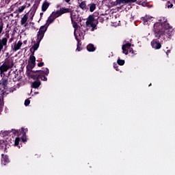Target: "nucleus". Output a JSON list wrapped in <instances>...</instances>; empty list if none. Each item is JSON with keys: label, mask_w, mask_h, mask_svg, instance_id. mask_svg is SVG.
Masks as SVG:
<instances>
[{"label": "nucleus", "mask_w": 175, "mask_h": 175, "mask_svg": "<svg viewBox=\"0 0 175 175\" xmlns=\"http://www.w3.org/2000/svg\"><path fill=\"white\" fill-rule=\"evenodd\" d=\"M36 66V57L35 55H31L29 57V64L26 66V73L27 77L33 80H42V81H47V77L50 71L49 68H46L43 70H33V68Z\"/></svg>", "instance_id": "1"}, {"label": "nucleus", "mask_w": 175, "mask_h": 175, "mask_svg": "<svg viewBox=\"0 0 175 175\" xmlns=\"http://www.w3.org/2000/svg\"><path fill=\"white\" fill-rule=\"evenodd\" d=\"M160 21L161 22L154 23L153 26L154 36L155 38H157V39H161V37L165 35V31L166 29L172 28L170 24L167 23V19L166 18L161 17Z\"/></svg>", "instance_id": "2"}, {"label": "nucleus", "mask_w": 175, "mask_h": 175, "mask_svg": "<svg viewBox=\"0 0 175 175\" xmlns=\"http://www.w3.org/2000/svg\"><path fill=\"white\" fill-rule=\"evenodd\" d=\"M26 132H28V129H24L22 128L21 130H13L12 133L14 135H16L17 137L13 142H14V146L18 147L20 148V143L23 142V143H25L27 142V133Z\"/></svg>", "instance_id": "3"}, {"label": "nucleus", "mask_w": 175, "mask_h": 175, "mask_svg": "<svg viewBox=\"0 0 175 175\" xmlns=\"http://www.w3.org/2000/svg\"><path fill=\"white\" fill-rule=\"evenodd\" d=\"M132 46V44L130 42H127L122 45V50L123 54H125V55H128V54H132L133 55H135V51H133V49L131 48Z\"/></svg>", "instance_id": "4"}, {"label": "nucleus", "mask_w": 175, "mask_h": 175, "mask_svg": "<svg viewBox=\"0 0 175 175\" xmlns=\"http://www.w3.org/2000/svg\"><path fill=\"white\" fill-rule=\"evenodd\" d=\"M8 84H9V79L8 78H2L0 80V92L3 94L5 90H8Z\"/></svg>", "instance_id": "5"}, {"label": "nucleus", "mask_w": 175, "mask_h": 175, "mask_svg": "<svg viewBox=\"0 0 175 175\" xmlns=\"http://www.w3.org/2000/svg\"><path fill=\"white\" fill-rule=\"evenodd\" d=\"M40 42H42V39L37 37L36 41L33 42L34 44L30 49V51L31 53V55H35V51L39 49V46H40Z\"/></svg>", "instance_id": "6"}, {"label": "nucleus", "mask_w": 175, "mask_h": 175, "mask_svg": "<svg viewBox=\"0 0 175 175\" xmlns=\"http://www.w3.org/2000/svg\"><path fill=\"white\" fill-rule=\"evenodd\" d=\"M8 77L10 78V80H12L13 81H20L21 79V77H20V75H18V72L17 73L16 71L9 72H8Z\"/></svg>", "instance_id": "7"}, {"label": "nucleus", "mask_w": 175, "mask_h": 175, "mask_svg": "<svg viewBox=\"0 0 175 175\" xmlns=\"http://www.w3.org/2000/svg\"><path fill=\"white\" fill-rule=\"evenodd\" d=\"M73 10L72 8H66L64 7L60 8L59 10L56 11L57 15L60 17V16H62V14H65V13H70L71 15Z\"/></svg>", "instance_id": "8"}, {"label": "nucleus", "mask_w": 175, "mask_h": 175, "mask_svg": "<svg viewBox=\"0 0 175 175\" xmlns=\"http://www.w3.org/2000/svg\"><path fill=\"white\" fill-rule=\"evenodd\" d=\"M159 39L161 38H156L155 39L152 40L150 43L152 49H154V50H159V49H161L162 47V44H161Z\"/></svg>", "instance_id": "9"}, {"label": "nucleus", "mask_w": 175, "mask_h": 175, "mask_svg": "<svg viewBox=\"0 0 175 175\" xmlns=\"http://www.w3.org/2000/svg\"><path fill=\"white\" fill-rule=\"evenodd\" d=\"M46 31H47V27H46V26H41L40 27L38 32L37 33V36H36L37 38L42 40L43 38H44V33H46Z\"/></svg>", "instance_id": "10"}, {"label": "nucleus", "mask_w": 175, "mask_h": 175, "mask_svg": "<svg viewBox=\"0 0 175 175\" xmlns=\"http://www.w3.org/2000/svg\"><path fill=\"white\" fill-rule=\"evenodd\" d=\"M3 64H5V66L10 69H12V68L14 66V62L12 57H7Z\"/></svg>", "instance_id": "11"}, {"label": "nucleus", "mask_w": 175, "mask_h": 175, "mask_svg": "<svg viewBox=\"0 0 175 175\" xmlns=\"http://www.w3.org/2000/svg\"><path fill=\"white\" fill-rule=\"evenodd\" d=\"M70 19H71V23H73V22L81 23V18L80 17V15L76 14L73 12H72V13H71Z\"/></svg>", "instance_id": "12"}, {"label": "nucleus", "mask_w": 175, "mask_h": 175, "mask_svg": "<svg viewBox=\"0 0 175 175\" xmlns=\"http://www.w3.org/2000/svg\"><path fill=\"white\" fill-rule=\"evenodd\" d=\"M3 47H5V49L8 47V38L0 39V53L3 49Z\"/></svg>", "instance_id": "13"}, {"label": "nucleus", "mask_w": 175, "mask_h": 175, "mask_svg": "<svg viewBox=\"0 0 175 175\" xmlns=\"http://www.w3.org/2000/svg\"><path fill=\"white\" fill-rule=\"evenodd\" d=\"M57 17H59V16L57 15V12H53L51 15L48 18L47 23L51 24L54 22V20H55V18H57Z\"/></svg>", "instance_id": "14"}, {"label": "nucleus", "mask_w": 175, "mask_h": 175, "mask_svg": "<svg viewBox=\"0 0 175 175\" xmlns=\"http://www.w3.org/2000/svg\"><path fill=\"white\" fill-rule=\"evenodd\" d=\"M10 160H9V156L8 154H1V163L3 165H6V163H9Z\"/></svg>", "instance_id": "15"}, {"label": "nucleus", "mask_w": 175, "mask_h": 175, "mask_svg": "<svg viewBox=\"0 0 175 175\" xmlns=\"http://www.w3.org/2000/svg\"><path fill=\"white\" fill-rule=\"evenodd\" d=\"M95 21V17L94 15H90L86 21V27H90V24H92Z\"/></svg>", "instance_id": "16"}, {"label": "nucleus", "mask_w": 175, "mask_h": 175, "mask_svg": "<svg viewBox=\"0 0 175 175\" xmlns=\"http://www.w3.org/2000/svg\"><path fill=\"white\" fill-rule=\"evenodd\" d=\"M36 81L32 82L31 88H39L42 84L40 79H36Z\"/></svg>", "instance_id": "17"}, {"label": "nucleus", "mask_w": 175, "mask_h": 175, "mask_svg": "<svg viewBox=\"0 0 175 175\" xmlns=\"http://www.w3.org/2000/svg\"><path fill=\"white\" fill-rule=\"evenodd\" d=\"M9 69L10 68H8V66L3 63V64L0 66L1 75H5V72H7L8 70H9Z\"/></svg>", "instance_id": "18"}, {"label": "nucleus", "mask_w": 175, "mask_h": 175, "mask_svg": "<svg viewBox=\"0 0 175 175\" xmlns=\"http://www.w3.org/2000/svg\"><path fill=\"white\" fill-rule=\"evenodd\" d=\"M88 10L92 13L96 9V4L94 3H90L88 5Z\"/></svg>", "instance_id": "19"}, {"label": "nucleus", "mask_w": 175, "mask_h": 175, "mask_svg": "<svg viewBox=\"0 0 175 175\" xmlns=\"http://www.w3.org/2000/svg\"><path fill=\"white\" fill-rule=\"evenodd\" d=\"M85 1H83L82 2H81V3L79 4V8L81 9H82V10H88V5H87V4L85 3Z\"/></svg>", "instance_id": "20"}, {"label": "nucleus", "mask_w": 175, "mask_h": 175, "mask_svg": "<svg viewBox=\"0 0 175 175\" xmlns=\"http://www.w3.org/2000/svg\"><path fill=\"white\" fill-rule=\"evenodd\" d=\"M21 46H23V42L21 41H18L17 44H14V51H17L18 50H20Z\"/></svg>", "instance_id": "21"}, {"label": "nucleus", "mask_w": 175, "mask_h": 175, "mask_svg": "<svg viewBox=\"0 0 175 175\" xmlns=\"http://www.w3.org/2000/svg\"><path fill=\"white\" fill-rule=\"evenodd\" d=\"M87 50L88 51H89L90 53L94 52L96 50V48H95V46H94V44H89L87 46Z\"/></svg>", "instance_id": "22"}, {"label": "nucleus", "mask_w": 175, "mask_h": 175, "mask_svg": "<svg viewBox=\"0 0 175 175\" xmlns=\"http://www.w3.org/2000/svg\"><path fill=\"white\" fill-rule=\"evenodd\" d=\"M141 20H142V21H143V23L145 25H147V24H148V21H150V20H151V18H150V16H145L144 17H142Z\"/></svg>", "instance_id": "23"}, {"label": "nucleus", "mask_w": 175, "mask_h": 175, "mask_svg": "<svg viewBox=\"0 0 175 175\" xmlns=\"http://www.w3.org/2000/svg\"><path fill=\"white\" fill-rule=\"evenodd\" d=\"M40 3L39 1H36L31 8V10L33 13H36V10H38V8H39V4Z\"/></svg>", "instance_id": "24"}, {"label": "nucleus", "mask_w": 175, "mask_h": 175, "mask_svg": "<svg viewBox=\"0 0 175 175\" xmlns=\"http://www.w3.org/2000/svg\"><path fill=\"white\" fill-rule=\"evenodd\" d=\"M49 6H50V3H49V2H47V1L44 2L42 5V12H46V10H47V9H49Z\"/></svg>", "instance_id": "25"}, {"label": "nucleus", "mask_w": 175, "mask_h": 175, "mask_svg": "<svg viewBox=\"0 0 175 175\" xmlns=\"http://www.w3.org/2000/svg\"><path fill=\"white\" fill-rule=\"evenodd\" d=\"M126 3H128L126 0H116L114 5L117 6V5H126Z\"/></svg>", "instance_id": "26"}, {"label": "nucleus", "mask_w": 175, "mask_h": 175, "mask_svg": "<svg viewBox=\"0 0 175 175\" xmlns=\"http://www.w3.org/2000/svg\"><path fill=\"white\" fill-rule=\"evenodd\" d=\"M74 35H75V39L78 43L77 47V51H81V47L79 46V44H80V39H79V38H77L76 33H75Z\"/></svg>", "instance_id": "27"}, {"label": "nucleus", "mask_w": 175, "mask_h": 175, "mask_svg": "<svg viewBox=\"0 0 175 175\" xmlns=\"http://www.w3.org/2000/svg\"><path fill=\"white\" fill-rule=\"evenodd\" d=\"M27 21H28V16H27V14H25L21 21V25H24Z\"/></svg>", "instance_id": "28"}, {"label": "nucleus", "mask_w": 175, "mask_h": 175, "mask_svg": "<svg viewBox=\"0 0 175 175\" xmlns=\"http://www.w3.org/2000/svg\"><path fill=\"white\" fill-rule=\"evenodd\" d=\"M167 35H168V36H172V35L174 34V30L172 29V27H170V29H167Z\"/></svg>", "instance_id": "29"}, {"label": "nucleus", "mask_w": 175, "mask_h": 175, "mask_svg": "<svg viewBox=\"0 0 175 175\" xmlns=\"http://www.w3.org/2000/svg\"><path fill=\"white\" fill-rule=\"evenodd\" d=\"M5 148H6L5 141L0 140V150H5Z\"/></svg>", "instance_id": "30"}, {"label": "nucleus", "mask_w": 175, "mask_h": 175, "mask_svg": "<svg viewBox=\"0 0 175 175\" xmlns=\"http://www.w3.org/2000/svg\"><path fill=\"white\" fill-rule=\"evenodd\" d=\"M25 8H27V5L20 6L18 10V13H23V12H24L25 10Z\"/></svg>", "instance_id": "31"}, {"label": "nucleus", "mask_w": 175, "mask_h": 175, "mask_svg": "<svg viewBox=\"0 0 175 175\" xmlns=\"http://www.w3.org/2000/svg\"><path fill=\"white\" fill-rule=\"evenodd\" d=\"M118 64L120 66H122L123 65L125 64V60L121 59H118L117 61Z\"/></svg>", "instance_id": "32"}, {"label": "nucleus", "mask_w": 175, "mask_h": 175, "mask_svg": "<svg viewBox=\"0 0 175 175\" xmlns=\"http://www.w3.org/2000/svg\"><path fill=\"white\" fill-rule=\"evenodd\" d=\"M73 26V28H75V29H77V28H79V25L77 24V23L79 22H71Z\"/></svg>", "instance_id": "33"}, {"label": "nucleus", "mask_w": 175, "mask_h": 175, "mask_svg": "<svg viewBox=\"0 0 175 175\" xmlns=\"http://www.w3.org/2000/svg\"><path fill=\"white\" fill-rule=\"evenodd\" d=\"M167 8H173V3H170V1L167 2Z\"/></svg>", "instance_id": "34"}, {"label": "nucleus", "mask_w": 175, "mask_h": 175, "mask_svg": "<svg viewBox=\"0 0 175 175\" xmlns=\"http://www.w3.org/2000/svg\"><path fill=\"white\" fill-rule=\"evenodd\" d=\"M29 103H31V100H29V99H26L25 100V106H28Z\"/></svg>", "instance_id": "35"}, {"label": "nucleus", "mask_w": 175, "mask_h": 175, "mask_svg": "<svg viewBox=\"0 0 175 175\" xmlns=\"http://www.w3.org/2000/svg\"><path fill=\"white\" fill-rule=\"evenodd\" d=\"M90 27H91L92 28V31H94V28H96V25L94 23H92V24H90Z\"/></svg>", "instance_id": "36"}, {"label": "nucleus", "mask_w": 175, "mask_h": 175, "mask_svg": "<svg viewBox=\"0 0 175 175\" xmlns=\"http://www.w3.org/2000/svg\"><path fill=\"white\" fill-rule=\"evenodd\" d=\"M3 31V23H1V25H0V35L1 33H2Z\"/></svg>", "instance_id": "37"}, {"label": "nucleus", "mask_w": 175, "mask_h": 175, "mask_svg": "<svg viewBox=\"0 0 175 175\" xmlns=\"http://www.w3.org/2000/svg\"><path fill=\"white\" fill-rule=\"evenodd\" d=\"M126 1H127V3H133L136 2L137 0H126Z\"/></svg>", "instance_id": "38"}, {"label": "nucleus", "mask_w": 175, "mask_h": 175, "mask_svg": "<svg viewBox=\"0 0 175 175\" xmlns=\"http://www.w3.org/2000/svg\"><path fill=\"white\" fill-rule=\"evenodd\" d=\"M44 65V62H40L38 64V66H39L40 68L43 66Z\"/></svg>", "instance_id": "39"}, {"label": "nucleus", "mask_w": 175, "mask_h": 175, "mask_svg": "<svg viewBox=\"0 0 175 175\" xmlns=\"http://www.w3.org/2000/svg\"><path fill=\"white\" fill-rule=\"evenodd\" d=\"M113 67H114V69H116V70H120V68H118V66L117 64H115Z\"/></svg>", "instance_id": "40"}, {"label": "nucleus", "mask_w": 175, "mask_h": 175, "mask_svg": "<svg viewBox=\"0 0 175 175\" xmlns=\"http://www.w3.org/2000/svg\"><path fill=\"white\" fill-rule=\"evenodd\" d=\"M14 91H16V88H12V89L10 90V92H14Z\"/></svg>", "instance_id": "41"}, {"label": "nucleus", "mask_w": 175, "mask_h": 175, "mask_svg": "<svg viewBox=\"0 0 175 175\" xmlns=\"http://www.w3.org/2000/svg\"><path fill=\"white\" fill-rule=\"evenodd\" d=\"M167 55H169L170 54V50H167L166 52Z\"/></svg>", "instance_id": "42"}, {"label": "nucleus", "mask_w": 175, "mask_h": 175, "mask_svg": "<svg viewBox=\"0 0 175 175\" xmlns=\"http://www.w3.org/2000/svg\"><path fill=\"white\" fill-rule=\"evenodd\" d=\"M65 2H66L67 3H69V2H70V0H65Z\"/></svg>", "instance_id": "43"}, {"label": "nucleus", "mask_w": 175, "mask_h": 175, "mask_svg": "<svg viewBox=\"0 0 175 175\" xmlns=\"http://www.w3.org/2000/svg\"><path fill=\"white\" fill-rule=\"evenodd\" d=\"M40 14V17H42V16H43V12H41Z\"/></svg>", "instance_id": "44"}, {"label": "nucleus", "mask_w": 175, "mask_h": 175, "mask_svg": "<svg viewBox=\"0 0 175 175\" xmlns=\"http://www.w3.org/2000/svg\"><path fill=\"white\" fill-rule=\"evenodd\" d=\"M2 112V107H0V113Z\"/></svg>", "instance_id": "45"}, {"label": "nucleus", "mask_w": 175, "mask_h": 175, "mask_svg": "<svg viewBox=\"0 0 175 175\" xmlns=\"http://www.w3.org/2000/svg\"><path fill=\"white\" fill-rule=\"evenodd\" d=\"M163 2H167V0H161Z\"/></svg>", "instance_id": "46"}, {"label": "nucleus", "mask_w": 175, "mask_h": 175, "mask_svg": "<svg viewBox=\"0 0 175 175\" xmlns=\"http://www.w3.org/2000/svg\"><path fill=\"white\" fill-rule=\"evenodd\" d=\"M173 1V3H174V5H175V0H172Z\"/></svg>", "instance_id": "47"}, {"label": "nucleus", "mask_w": 175, "mask_h": 175, "mask_svg": "<svg viewBox=\"0 0 175 175\" xmlns=\"http://www.w3.org/2000/svg\"><path fill=\"white\" fill-rule=\"evenodd\" d=\"M23 43H25H25H27V41H24V42Z\"/></svg>", "instance_id": "48"}, {"label": "nucleus", "mask_w": 175, "mask_h": 175, "mask_svg": "<svg viewBox=\"0 0 175 175\" xmlns=\"http://www.w3.org/2000/svg\"><path fill=\"white\" fill-rule=\"evenodd\" d=\"M7 38H9V34L7 35Z\"/></svg>", "instance_id": "49"}, {"label": "nucleus", "mask_w": 175, "mask_h": 175, "mask_svg": "<svg viewBox=\"0 0 175 175\" xmlns=\"http://www.w3.org/2000/svg\"><path fill=\"white\" fill-rule=\"evenodd\" d=\"M12 39L11 38V39L10 40V42H12Z\"/></svg>", "instance_id": "50"}, {"label": "nucleus", "mask_w": 175, "mask_h": 175, "mask_svg": "<svg viewBox=\"0 0 175 175\" xmlns=\"http://www.w3.org/2000/svg\"><path fill=\"white\" fill-rule=\"evenodd\" d=\"M149 87H151V83L149 85Z\"/></svg>", "instance_id": "51"}, {"label": "nucleus", "mask_w": 175, "mask_h": 175, "mask_svg": "<svg viewBox=\"0 0 175 175\" xmlns=\"http://www.w3.org/2000/svg\"><path fill=\"white\" fill-rule=\"evenodd\" d=\"M25 27H27V24L25 25Z\"/></svg>", "instance_id": "52"}, {"label": "nucleus", "mask_w": 175, "mask_h": 175, "mask_svg": "<svg viewBox=\"0 0 175 175\" xmlns=\"http://www.w3.org/2000/svg\"><path fill=\"white\" fill-rule=\"evenodd\" d=\"M35 94H38V93L35 92Z\"/></svg>", "instance_id": "53"}, {"label": "nucleus", "mask_w": 175, "mask_h": 175, "mask_svg": "<svg viewBox=\"0 0 175 175\" xmlns=\"http://www.w3.org/2000/svg\"><path fill=\"white\" fill-rule=\"evenodd\" d=\"M0 103H1V98H0Z\"/></svg>", "instance_id": "54"}]
</instances>
